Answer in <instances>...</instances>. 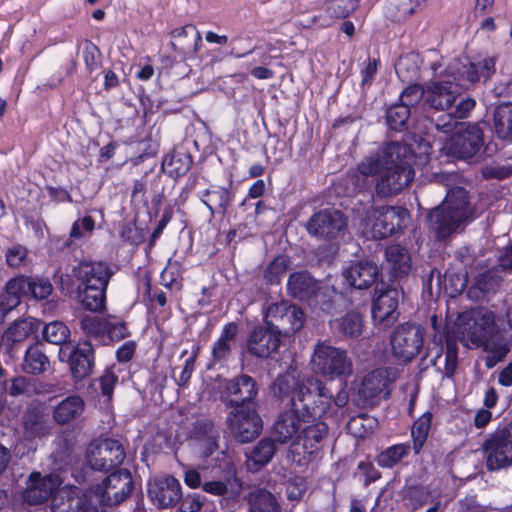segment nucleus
Instances as JSON below:
<instances>
[{"label": "nucleus", "mask_w": 512, "mask_h": 512, "mask_svg": "<svg viewBox=\"0 0 512 512\" xmlns=\"http://www.w3.org/2000/svg\"><path fill=\"white\" fill-rule=\"evenodd\" d=\"M114 273L108 261L82 259L69 273L60 276V289L65 295H74L84 309L102 312L106 308V292Z\"/></svg>", "instance_id": "obj_1"}, {"label": "nucleus", "mask_w": 512, "mask_h": 512, "mask_svg": "<svg viewBox=\"0 0 512 512\" xmlns=\"http://www.w3.org/2000/svg\"><path fill=\"white\" fill-rule=\"evenodd\" d=\"M403 152L405 147L399 142H389L381 151L365 157L357 165L361 175L379 176L375 185L377 196L387 198L397 195L414 180L415 170Z\"/></svg>", "instance_id": "obj_2"}, {"label": "nucleus", "mask_w": 512, "mask_h": 512, "mask_svg": "<svg viewBox=\"0 0 512 512\" xmlns=\"http://www.w3.org/2000/svg\"><path fill=\"white\" fill-rule=\"evenodd\" d=\"M496 56H487L478 62H472L469 59L455 60L449 70L456 82L434 81L427 85L426 91L429 93L426 103L429 107L436 110L445 111L452 107L459 95V85L461 83L475 84L480 80L488 81L496 72Z\"/></svg>", "instance_id": "obj_3"}, {"label": "nucleus", "mask_w": 512, "mask_h": 512, "mask_svg": "<svg viewBox=\"0 0 512 512\" xmlns=\"http://www.w3.org/2000/svg\"><path fill=\"white\" fill-rule=\"evenodd\" d=\"M461 333L471 344L488 352L485 358L488 369L501 362L511 350L512 340L508 338L506 329L497 324L492 311L473 313Z\"/></svg>", "instance_id": "obj_4"}, {"label": "nucleus", "mask_w": 512, "mask_h": 512, "mask_svg": "<svg viewBox=\"0 0 512 512\" xmlns=\"http://www.w3.org/2000/svg\"><path fill=\"white\" fill-rule=\"evenodd\" d=\"M477 218L476 209L470 203L469 192L463 187L450 189L441 204L426 216V226L439 241L448 239L462 226Z\"/></svg>", "instance_id": "obj_5"}, {"label": "nucleus", "mask_w": 512, "mask_h": 512, "mask_svg": "<svg viewBox=\"0 0 512 512\" xmlns=\"http://www.w3.org/2000/svg\"><path fill=\"white\" fill-rule=\"evenodd\" d=\"M299 401L278 415L272 429L275 441L285 444L298 437L303 424L321 419L332 406L327 400H320L318 404H310L309 399Z\"/></svg>", "instance_id": "obj_6"}, {"label": "nucleus", "mask_w": 512, "mask_h": 512, "mask_svg": "<svg viewBox=\"0 0 512 512\" xmlns=\"http://www.w3.org/2000/svg\"><path fill=\"white\" fill-rule=\"evenodd\" d=\"M273 392L281 400L290 398V406H294L296 401L306 399L310 400V404H318L320 400H326L333 403V395L326 388L325 384L314 377H306L297 379L290 374L279 375L273 382Z\"/></svg>", "instance_id": "obj_7"}, {"label": "nucleus", "mask_w": 512, "mask_h": 512, "mask_svg": "<svg viewBox=\"0 0 512 512\" xmlns=\"http://www.w3.org/2000/svg\"><path fill=\"white\" fill-rule=\"evenodd\" d=\"M312 369L330 380L347 378L352 374L353 363L345 349L318 343L312 356Z\"/></svg>", "instance_id": "obj_8"}, {"label": "nucleus", "mask_w": 512, "mask_h": 512, "mask_svg": "<svg viewBox=\"0 0 512 512\" xmlns=\"http://www.w3.org/2000/svg\"><path fill=\"white\" fill-rule=\"evenodd\" d=\"M134 489L131 472L128 469L118 468L106 476L101 483L90 486L98 507L115 506L125 501Z\"/></svg>", "instance_id": "obj_9"}, {"label": "nucleus", "mask_w": 512, "mask_h": 512, "mask_svg": "<svg viewBox=\"0 0 512 512\" xmlns=\"http://www.w3.org/2000/svg\"><path fill=\"white\" fill-rule=\"evenodd\" d=\"M263 321L281 338L290 337L304 326L305 314L300 307L282 300L266 308Z\"/></svg>", "instance_id": "obj_10"}, {"label": "nucleus", "mask_w": 512, "mask_h": 512, "mask_svg": "<svg viewBox=\"0 0 512 512\" xmlns=\"http://www.w3.org/2000/svg\"><path fill=\"white\" fill-rule=\"evenodd\" d=\"M425 329L415 323L399 324L391 333L392 354L403 362L412 361L422 350Z\"/></svg>", "instance_id": "obj_11"}, {"label": "nucleus", "mask_w": 512, "mask_h": 512, "mask_svg": "<svg viewBox=\"0 0 512 512\" xmlns=\"http://www.w3.org/2000/svg\"><path fill=\"white\" fill-rule=\"evenodd\" d=\"M315 421V423L302 428L297 437L299 442L294 443L291 447L294 461L299 465L308 464L319 458L324 441L328 436V425L319 419Z\"/></svg>", "instance_id": "obj_12"}, {"label": "nucleus", "mask_w": 512, "mask_h": 512, "mask_svg": "<svg viewBox=\"0 0 512 512\" xmlns=\"http://www.w3.org/2000/svg\"><path fill=\"white\" fill-rule=\"evenodd\" d=\"M485 467L496 472L512 466V433L508 428L498 427L482 444Z\"/></svg>", "instance_id": "obj_13"}, {"label": "nucleus", "mask_w": 512, "mask_h": 512, "mask_svg": "<svg viewBox=\"0 0 512 512\" xmlns=\"http://www.w3.org/2000/svg\"><path fill=\"white\" fill-rule=\"evenodd\" d=\"M395 379V372L391 368L373 369L362 378L357 394L366 405L376 406L382 399L390 398Z\"/></svg>", "instance_id": "obj_14"}, {"label": "nucleus", "mask_w": 512, "mask_h": 512, "mask_svg": "<svg viewBox=\"0 0 512 512\" xmlns=\"http://www.w3.org/2000/svg\"><path fill=\"white\" fill-rule=\"evenodd\" d=\"M61 362H66L72 378L78 382L93 373L95 367V350L88 339L79 340L76 344L61 346L58 354Z\"/></svg>", "instance_id": "obj_15"}, {"label": "nucleus", "mask_w": 512, "mask_h": 512, "mask_svg": "<svg viewBox=\"0 0 512 512\" xmlns=\"http://www.w3.org/2000/svg\"><path fill=\"white\" fill-rule=\"evenodd\" d=\"M458 341L456 336L445 331L439 337L433 338V347L428 346L425 357H429L432 351L435 355L431 357L430 364L442 373L443 378L452 379L458 367Z\"/></svg>", "instance_id": "obj_16"}, {"label": "nucleus", "mask_w": 512, "mask_h": 512, "mask_svg": "<svg viewBox=\"0 0 512 512\" xmlns=\"http://www.w3.org/2000/svg\"><path fill=\"white\" fill-rule=\"evenodd\" d=\"M463 128L448 142L449 153L457 159L470 160L477 156L484 144L485 122L463 123Z\"/></svg>", "instance_id": "obj_17"}, {"label": "nucleus", "mask_w": 512, "mask_h": 512, "mask_svg": "<svg viewBox=\"0 0 512 512\" xmlns=\"http://www.w3.org/2000/svg\"><path fill=\"white\" fill-rule=\"evenodd\" d=\"M410 212L401 206H379L371 215V234L382 240L401 232L406 227Z\"/></svg>", "instance_id": "obj_18"}, {"label": "nucleus", "mask_w": 512, "mask_h": 512, "mask_svg": "<svg viewBox=\"0 0 512 512\" xmlns=\"http://www.w3.org/2000/svg\"><path fill=\"white\" fill-rule=\"evenodd\" d=\"M126 458L123 444L112 438H104L90 444L87 462L93 470L108 472L119 468Z\"/></svg>", "instance_id": "obj_19"}, {"label": "nucleus", "mask_w": 512, "mask_h": 512, "mask_svg": "<svg viewBox=\"0 0 512 512\" xmlns=\"http://www.w3.org/2000/svg\"><path fill=\"white\" fill-rule=\"evenodd\" d=\"M257 407L234 408L228 414L229 429L237 442L249 443L260 435L263 422Z\"/></svg>", "instance_id": "obj_20"}, {"label": "nucleus", "mask_w": 512, "mask_h": 512, "mask_svg": "<svg viewBox=\"0 0 512 512\" xmlns=\"http://www.w3.org/2000/svg\"><path fill=\"white\" fill-rule=\"evenodd\" d=\"M63 479L57 473L42 475L39 471H33L28 476L26 488L23 492V500L29 505H41L48 500L57 497Z\"/></svg>", "instance_id": "obj_21"}, {"label": "nucleus", "mask_w": 512, "mask_h": 512, "mask_svg": "<svg viewBox=\"0 0 512 512\" xmlns=\"http://www.w3.org/2000/svg\"><path fill=\"white\" fill-rule=\"evenodd\" d=\"M305 228L310 236L334 240L347 228V218L339 210L322 209L311 215Z\"/></svg>", "instance_id": "obj_22"}, {"label": "nucleus", "mask_w": 512, "mask_h": 512, "mask_svg": "<svg viewBox=\"0 0 512 512\" xmlns=\"http://www.w3.org/2000/svg\"><path fill=\"white\" fill-rule=\"evenodd\" d=\"M258 392V383L248 374L233 377L224 386L226 404L233 409L258 406Z\"/></svg>", "instance_id": "obj_23"}, {"label": "nucleus", "mask_w": 512, "mask_h": 512, "mask_svg": "<svg viewBox=\"0 0 512 512\" xmlns=\"http://www.w3.org/2000/svg\"><path fill=\"white\" fill-rule=\"evenodd\" d=\"M147 493L150 501L159 509L175 507L182 498V487L174 476L165 475L149 480Z\"/></svg>", "instance_id": "obj_24"}, {"label": "nucleus", "mask_w": 512, "mask_h": 512, "mask_svg": "<svg viewBox=\"0 0 512 512\" xmlns=\"http://www.w3.org/2000/svg\"><path fill=\"white\" fill-rule=\"evenodd\" d=\"M399 291L396 288L387 287L381 290L373 300L371 315L373 322L379 329L391 328L399 318Z\"/></svg>", "instance_id": "obj_25"}, {"label": "nucleus", "mask_w": 512, "mask_h": 512, "mask_svg": "<svg viewBox=\"0 0 512 512\" xmlns=\"http://www.w3.org/2000/svg\"><path fill=\"white\" fill-rule=\"evenodd\" d=\"M236 197L233 190V175H230L228 185L221 186L212 184L199 193V200L209 210L210 217H225Z\"/></svg>", "instance_id": "obj_26"}, {"label": "nucleus", "mask_w": 512, "mask_h": 512, "mask_svg": "<svg viewBox=\"0 0 512 512\" xmlns=\"http://www.w3.org/2000/svg\"><path fill=\"white\" fill-rule=\"evenodd\" d=\"M281 337L269 325H255L246 341L247 353L253 357L267 359L278 352Z\"/></svg>", "instance_id": "obj_27"}, {"label": "nucleus", "mask_w": 512, "mask_h": 512, "mask_svg": "<svg viewBox=\"0 0 512 512\" xmlns=\"http://www.w3.org/2000/svg\"><path fill=\"white\" fill-rule=\"evenodd\" d=\"M52 512H99L90 490L86 493L75 490L63 491L54 497L51 505Z\"/></svg>", "instance_id": "obj_28"}, {"label": "nucleus", "mask_w": 512, "mask_h": 512, "mask_svg": "<svg viewBox=\"0 0 512 512\" xmlns=\"http://www.w3.org/2000/svg\"><path fill=\"white\" fill-rule=\"evenodd\" d=\"M24 435L29 440L41 439L50 434L49 415L41 403H31L21 416Z\"/></svg>", "instance_id": "obj_29"}, {"label": "nucleus", "mask_w": 512, "mask_h": 512, "mask_svg": "<svg viewBox=\"0 0 512 512\" xmlns=\"http://www.w3.org/2000/svg\"><path fill=\"white\" fill-rule=\"evenodd\" d=\"M345 283L351 288L365 290L370 288L379 278L380 268L369 260L353 261L343 270Z\"/></svg>", "instance_id": "obj_30"}, {"label": "nucleus", "mask_w": 512, "mask_h": 512, "mask_svg": "<svg viewBox=\"0 0 512 512\" xmlns=\"http://www.w3.org/2000/svg\"><path fill=\"white\" fill-rule=\"evenodd\" d=\"M360 6V0H326L313 22L321 28L332 26L338 20L348 19Z\"/></svg>", "instance_id": "obj_31"}, {"label": "nucleus", "mask_w": 512, "mask_h": 512, "mask_svg": "<svg viewBox=\"0 0 512 512\" xmlns=\"http://www.w3.org/2000/svg\"><path fill=\"white\" fill-rule=\"evenodd\" d=\"M41 320L32 316L19 318L13 321L3 332L2 343L12 350L15 345L24 342L31 336H37Z\"/></svg>", "instance_id": "obj_32"}, {"label": "nucleus", "mask_w": 512, "mask_h": 512, "mask_svg": "<svg viewBox=\"0 0 512 512\" xmlns=\"http://www.w3.org/2000/svg\"><path fill=\"white\" fill-rule=\"evenodd\" d=\"M172 49L183 56L193 57L202 47V36L194 24H186L170 32Z\"/></svg>", "instance_id": "obj_33"}, {"label": "nucleus", "mask_w": 512, "mask_h": 512, "mask_svg": "<svg viewBox=\"0 0 512 512\" xmlns=\"http://www.w3.org/2000/svg\"><path fill=\"white\" fill-rule=\"evenodd\" d=\"M188 437L203 444L202 456L210 457L218 450L219 430L211 419H197L189 430Z\"/></svg>", "instance_id": "obj_34"}, {"label": "nucleus", "mask_w": 512, "mask_h": 512, "mask_svg": "<svg viewBox=\"0 0 512 512\" xmlns=\"http://www.w3.org/2000/svg\"><path fill=\"white\" fill-rule=\"evenodd\" d=\"M385 259L392 280L407 276L412 268V259L407 248L391 244L385 248Z\"/></svg>", "instance_id": "obj_35"}, {"label": "nucleus", "mask_w": 512, "mask_h": 512, "mask_svg": "<svg viewBox=\"0 0 512 512\" xmlns=\"http://www.w3.org/2000/svg\"><path fill=\"white\" fill-rule=\"evenodd\" d=\"M50 360L45 352V345L42 341L36 340L30 344L20 363V369L23 373L33 376L43 374L48 370Z\"/></svg>", "instance_id": "obj_36"}, {"label": "nucleus", "mask_w": 512, "mask_h": 512, "mask_svg": "<svg viewBox=\"0 0 512 512\" xmlns=\"http://www.w3.org/2000/svg\"><path fill=\"white\" fill-rule=\"evenodd\" d=\"M77 437L73 431H62L54 440L51 459L56 469L65 470L72 462Z\"/></svg>", "instance_id": "obj_37"}, {"label": "nucleus", "mask_w": 512, "mask_h": 512, "mask_svg": "<svg viewBox=\"0 0 512 512\" xmlns=\"http://www.w3.org/2000/svg\"><path fill=\"white\" fill-rule=\"evenodd\" d=\"M287 291L293 298L310 300L317 294L318 284L308 271H296L288 278Z\"/></svg>", "instance_id": "obj_38"}, {"label": "nucleus", "mask_w": 512, "mask_h": 512, "mask_svg": "<svg viewBox=\"0 0 512 512\" xmlns=\"http://www.w3.org/2000/svg\"><path fill=\"white\" fill-rule=\"evenodd\" d=\"M332 328L345 340H356L364 331V317L361 313L351 310L331 322Z\"/></svg>", "instance_id": "obj_39"}, {"label": "nucleus", "mask_w": 512, "mask_h": 512, "mask_svg": "<svg viewBox=\"0 0 512 512\" xmlns=\"http://www.w3.org/2000/svg\"><path fill=\"white\" fill-rule=\"evenodd\" d=\"M193 164L192 155L184 149H175L167 154L162 161L163 172L174 179L186 175Z\"/></svg>", "instance_id": "obj_40"}, {"label": "nucleus", "mask_w": 512, "mask_h": 512, "mask_svg": "<svg viewBox=\"0 0 512 512\" xmlns=\"http://www.w3.org/2000/svg\"><path fill=\"white\" fill-rule=\"evenodd\" d=\"M95 229V220L92 216L86 215L73 222L69 236L56 241V248L61 251H73L77 248L75 240L83 239L85 233L91 234Z\"/></svg>", "instance_id": "obj_41"}, {"label": "nucleus", "mask_w": 512, "mask_h": 512, "mask_svg": "<svg viewBox=\"0 0 512 512\" xmlns=\"http://www.w3.org/2000/svg\"><path fill=\"white\" fill-rule=\"evenodd\" d=\"M84 400L70 395L60 401L53 409V418L58 424H67L77 419L84 411Z\"/></svg>", "instance_id": "obj_42"}, {"label": "nucleus", "mask_w": 512, "mask_h": 512, "mask_svg": "<svg viewBox=\"0 0 512 512\" xmlns=\"http://www.w3.org/2000/svg\"><path fill=\"white\" fill-rule=\"evenodd\" d=\"M79 327L90 342L107 344L108 319L98 316L84 315L79 319Z\"/></svg>", "instance_id": "obj_43"}, {"label": "nucleus", "mask_w": 512, "mask_h": 512, "mask_svg": "<svg viewBox=\"0 0 512 512\" xmlns=\"http://www.w3.org/2000/svg\"><path fill=\"white\" fill-rule=\"evenodd\" d=\"M411 448L409 442L393 444L381 450L375 456V462L380 468L393 469L410 454Z\"/></svg>", "instance_id": "obj_44"}, {"label": "nucleus", "mask_w": 512, "mask_h": 512, "mask_svg": "<svg viewBox=\"0 0 512 512\" xmlns=\"http://www.w3.org/2000/svg\"><path fill=\"white\" fill-rule=\"evenodd\" d=\"M223 479L203 481L202 490L213 496L223 497L228 494L229 486L237 481L236 469L231 461L225 463Z\"/></svg>", "instance_id": "obj_45"}, {"label": "nucleus", "mask_w": 512, "mask_h": 512, "mask_svg": "<svg viewBox=\"0 0 512 512\" xmlns=\"http://www.w3.org/2000/svg\"><path fill=\"white\" fill-rule=\"evenodd\" d=\"M493 127L500 139L512 141V103H503L495 108Z\"/></svg>", "instance_id": "obj_46"}, {"label": "nucleus", "mask_w": 512, "mask_h": 512, "mask_svg": "<svg viewBox=\"0 0 512 512\" xmlns=\"http://www.w3.org/2000/svg\"><path fill=\"white\" fill-rule=\"evenodd\" d=\"M433 414L430 411L424 412L417 418L411 428L412 449L415 455L422 451L431 429Z\"/></svg>", "instance_id": "obj_47"}, {"label": "nucleus", "mask_w": 512, "mask_h": 512, "mask_svg": "<svg viewBox=\"0 0 512 512\" xmlns=\"http://www.w3.org/2000/svg\"><path fill=\"white\" fill-rule=\"evenodd\" d=\"M276 452L275 441L271 438H262L248 455L249 466L258 470L267 465Z\"/></svg>", "instance_id": "obj_48"}, {"label": "nucleus", "mask_w": 512, "mask_h": 512, "mask_svg": "<svg viewBox=\"0 0 512 512\" xmlns=\"http://www.w3.org/2000/svg\"><path fill=\"white\" fill-rule=\"evenodd\" d=\"M250 512H282L275 496L266 489H258L249 495Z\"/></svg>", "instance_id": "obj_49"}, {"label": "nucleus", "mask_w": 512, "mask_h": 512, "mask_svg": "<svg viewBox=\"0 0 512 512\" xmlns=\"http://www.w3.org/2000/svg\"><path fill=\"white\" fill-rule=\"evenodd\" d=\"M499 278L490 271L480 273L474 284L468 289L469 298L481 299L489 293H495L499 287Z\"/></svg>", "instance_id": "obj_50"}, {"label": "nucleus", "mask_w": 512, "mask_h": 512, "mask_svg": "<svg viewBox=\"0 0 512 512\" xmlns=\"http://www.w3.org/2000/svg\"><path fill=\"white\" fill-rule=\"evenodd\" d=\"M71 332L68 326L62 321H52L42 328L43 340L54 345L69 346Z\"/></svg>", "instance_id": "obj_51"}, {"label": "nucleus", "mask_w": 512, "mask_h": 512, "mask_svg": "<svg viewBox=\"0 0 512 512\" xmlns=\"http://www.w3.org/2000/svg\"><path fill=\"white\" fill-rule=\"evenodd\" d=\"M183 268L179 261L168 260L167 265L160 273V284L169 290H182L183 287Z\"/></svg>", "instance_id": "obj_52"}, {"label": "nucleus", "mask_w": 512, "mask_h": 512, "mask_svg": "<svg viewBox=\"0 0 512 512\" xmlns=\"http://www.w3.org/2000/svg\"><path fill=\"white\" fill-rule=\"evenodd\" d=\"M290 265L287 255H278L265 268L263 278L268 285H279Z\"/></svg>", "instance_id": "obj_53"}, {"label": "nucleus", "mask_w": 512, "mask_h": 512, "mask_svg": "<svg viewBox=\"0 0 512 512\" xmlns=\"http://www.w3.org/2000/svg\"><path fill=\"white\" fill-rule=\"evenodd\" d=\"M411 114L407 104L401 102L391 105L386 111V122L390 129L401 131L406 128Z\"/></svg>", "instance_id": "obj_54"}, {"label": "nucleus", "mask_w": 512, "mask_h": 512, "mask_svg": "<svg viewBox=\"0 0 512 512\" xmlns=\"http://www.w3.org/2000/svg\"><path fill=\"white\" fill-rule=\"evenodd\" d=\"M29 290V297L44 300L52 294L53 285L47 278L29 277Z\"/></svg>", "instance_id": "obj_55"}, {"label": "nucleus", "mask_w": 512, "mask_h": 512, "mask_svg": "<svg viewBox=\"0 0 512 512\" xmlns=\"http://www.w3.org/2000/svg\"><path fill=\"white\" fill-rule=\"evenodd\" d=\"M83 59L86 69L90 73L97 70L102 64V53L99 47L89 39L84 41Z\"/></svg>", "instance_id": "obj_56"}, {"label": "nucleus", "mask_w": 512, "mask_h": 512, "mask_svg": "<svg viewBox=\"0 0 512 512\" xmlns=\"http://www.w3.org/2000/svg\"><path fill=\"white\" fill-rule=\"evenodd\" d=\"M12 295L20 298L29 297V277L25 275H17L9 279L4 287Z\"/></svg>", "instance_id": "obj_57"}, {"label": "nucleus", "mask_w": 512, "mask_h": 512, "mask_svg": "<svg viewBox=\"0 0 512 512\" xmlns=\"http://www.w3.org/2000/svg\"><path fill=\"white\" fill-rule=\"evenodd\" d=\"M423 95V87L418 83H412L400 93V102L411 108L420 103Z\"/></svg>", "instance_id": "obj_58"}, {"label": "nucleus", "mask_w": 512, "mask_h": 512, "mask_svg": "<svg viewBox=\"0 0 512 512\" xmlns=\"http://www.w3.org/2000/svg\"><path fill=\"white\" fill-rule=\"evenodd\" d=\"M398 77L403 81L412 82L419 77L420 69L413 63L409 65V59L407 57L400 58L395 66Z\"/></svg>", "instance_id": "obj_59"}, {"label": "nucleus", "mask_w": 512, "mask_h": 512, "mask_svg": "<svg viewBox=\"0 0 512 512\" xmlns=\"http://www.w3.org/2000/svg\"><path fill=\"white\" fill-rule=\"evenodd\" d=\"M131 336L125 321L112 322L108 319L107 342H118Z\"/></svg>", "instance_id": "obj_60"}, {"label": "nucleus", "mask_w": 512, "mask_h": 512, "mask_svg": "<svg viewBox=\"0 0 512 512\" xmlns=\"http://www.w3.org/2000/svg\"><path fill=\"white\" fill-rule=\"evenodd\" d=\"M119 236L124 242L135 246H138L144 241V234L142 229L130 223L122 227L119 232Z\"/></svg>", "instance_id": "obj_61"}, {"label": "nucleus", "mask_w": 512, "mask_h": 512, "mask_svg": "<svg viewBox=\"0 0 512 512\" xmlns=\"http://www.w3.org/2000/svg\"><path fill=\"white\" fill-rule=\"evenodd\" d=\"M144 295L147 296L150 302H155L159 307H164L167 304L166 293L157 286L152 285L151 277H145V290Z\"/></svg>", "instance_id": "obj_62"}, {"label": "nucleus", "mask_w": 512, "mask_h": 512, "mask_svg": "<svg viewBox=\"0 0 512 512\" xmlns=\"http://www.w3.org/2000/svg\"><path fill=\"white\" fill-rule=\"evenodd\" d=\"M180 503L181 512H199L204 503V497L197 493H188L182 496Z\"/></svg>", "instance_id": "obj_63"}, {"label": "nucleus", "mask_w": 512, "mask_h": 512, "mask_svg": "<svg viewBox=\"0 0 512 512\" xmlns=\"http://www.w3.org/2000/svg\"><path fill=\"white\" fill-rule=\"evenodd\" d=\"M484 507L478 502L477 495H466L456 503V512H484Z\"/></svg>", "instance_id": "obj_64"}]
</instances>
